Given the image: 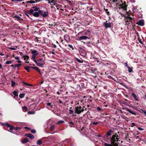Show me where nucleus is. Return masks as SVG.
<instances>
[{
    "instance_id": "69168bd1",
    "label": "nucleus",
    "mask_w": 146,
    "mask_h": 146,
    "mask_svg": "<svg viewBox=\"0 0 146 146\" xmlns=\"http://www.w3.org/2000/svg\"><path fill=\"white\" fill-rule=\"evenodd\" d=\"M59 103H60V104H62L63 103V102L62 101H61L60 100H59Z\"/></svg>"
},
{
    "instance_id": "5701e85b",
    "label": "nucleus",
    "mask_w": 146,
    "mask_h": 146,
    "mask_svg": "<svg viewBox=\"0 0 146 146\" xmlns=\"http://www.w3.org/2000/svg\"><path fill=\"white\" fill-rule=\"evenodd\" d=\"M76 60L78 62L80 63H82L83 62L82 59L81 58H80V59H79L77 58H76Z\"/></svg>"
},
{
    "instance_id": "2f4dec72",
    "label": "nucleus",
    "mask_w": 146,
    "mask_h": 146,
    "mask_svg": "<svg viewBox=\"0 0 146 146\" xmlns=\"http://www.w3.org/2000/svg\"><path fill=\"white\" fill-rule=\"evenodd\" d=\"M104 146H113L111 144H108L107 143H104Z\"/></svg>"
},
{
    "instance_id": "ea45409f",
    "label": "nucleus",
    "mask_w": 146,
    "mask_h": 146,
    "mask_svg": "<svg viewBox=\"0 0 146 146\" xmlns=\"http://www.w3.org/2000/svg\"><path fill=\"white\" fill-rule=\"evenodd\" d=\"M122 117L127 121H129V119L126 117Z\"/></svg>"
},
{
    "instance_id": "bf43d9fd",
    "label": "nucleus",
    "mask_w": 146,
    "mask_h": 146,
    "mask_svg": "<svg viewBox=\"0 0 146 146\" xmlns=\"http://www.w3.org/2000/svg\"><path fill=\"white\" fill-rule=\"evenodd\" d=\"M28 113L29 114H33L34 113H33V112H31V111H30V112H28Z\"/></svg>"
},
{
    "instance_id": "1a4fd4ad",
    "label": "nucleus",
    "mask_w": 146,
    "mask_h": 146,
    "mask_svg": "<svg viewBox=\"0 0 146 146\" xmlns=\"http://www.w3.org/2000/svg\"><path fill=\"white\" fill-rule=\"evenodd\" d=\"M107 21L104 22L103 25L106 28H110L111 27V24L110 23H108Z\"/></svg>"
},
{
    "instance_id": "3c124183",
    "label": "nucleus",
    "mask_w": 146,
    "mask_h": 146,
    "mask_svg": "<svg viewBox=\"0 0 146 146\" xmlns=\"http://www.w3.org/2000/svg\"><path fill=\"white\" fill-rule=\"evenodd\" d=\"M31 132L33 133H35L36 131L35 130L33 129L31 130Z\"/></svg>"
},
{
    "instance_id": "de8ad7c7",
    "label": "nucleus",
    "mask_w": 146,
    "mask_h": 146,
    "mask_svg": "<svg viewBox=\"0 0 146 146\" xmlns=\"http://www.w3.org/2000/svg\"><path fill=\"white\" fill-rule=\"evenodd\" d=\"M135 125V124L134 123H132L131 124V127H133Z\"/></svg>"
},
{
    "instance_id": "c03bdc74",
    "label": "nucleus",
    "mask_w": 146,
    "mask_h": 146,
    "mask_svg": "<svg viewBox=\"0 0 146 146\" xmlns=\"http://www.w3.org/2000/svg\"><path fill=\"white\" fill-rule=\"evenodd\" d=\"M21 65V63H19V64H18L17 65H15V67H19Z\"/></svg>"
},
{
    "instance_id": "a878e982",
    "label": "nucleus",
    "mask_w": 146,
    "mask_h": 146,
    "mask_svg": "<svg viewBox=\"0 0 146 146\" xmlns=\"http://www.w3.org/2000/svg\"><path fill=\"white\" fill-rule=\"evenodd\" d=\"M42 143V141L40 139L38 140L37 142V144L38 145H40Z\"/></svg>"
},
{
    "instance_id": "774afa93",
    "label": "nucleus",
    "mask_w": 146,
    "mask_h": 146,
    "mask_svg": "<svg viewBox=\"0 0 146 146\" xmlns=\"http://www.w3.org/2000/svg\"><path fill=\"white\" fill-rule=\"evenodd\" d=\"M44 82V81H41L40 82V84H42Z\"/></svg>"
},
{
    "instance_id": "37998d69",
    "label": "nucleus",
    "mask_w": 146,
    "mask_h": 146,
    "mask_svg": "<svg viewBox=\"0 0 146 146\" xmlns=\"http://www.w3.org/2000/svg\"><path fill=\"white\" fill-rule=\"evenodd\" d=\"M69 113L70 114H73L74 111L73 110H70V109L69 110Z\"/></svg>"
},
{
    "instance_id": "f3484780",
    "label": "nucleus",
    "mask_w": 146,
    "mask_h": 146,
    "mask_svg": "<svg viewBox=\"0 0 146 146\" xmlns=\"http://www.w3.org/2000/svg\"><path fill=\"white\" fill-rule=\"evenodd\" d=\"M31 68H33L36 70L37 72H38L40 74H41V73L40 72V69L36 67H31Z\"/></svg>"
},
{
    "instance_id": "4d7b16f0",
    "label": "nucleus",
    "mask_w": 146,
    "mask_h": 146,
    "mask_svg": "<svg viewBox=\"0 0 146 146\" xmlns=\"http://www.w3.org/2000/svg\"><path fill=\"white\" fill-rule=\"evenodd\" d=\"M69 123L71 125H74V123L72 121H70L69 122Z\"/></svg>"
},
{
    "instance_id": "052dcab7",
    "label": "nucleus",
    "mask_w": 146,
    "mask_h": 146,
    "mask_svg": "<svg viewBox=\"0 0 146 146\" xmlns=\"http://www.w3.org/2000/svg\"><path fill=\"white\" fill-rule=\"evenodd\" d=\"M12 1H20V0H11Z\"/></svg>"
},
{
    "instance_id": "f8f14e48",
    "label": "nucleus",
    "mask_w": 146,
    "mask_h": 146,
    "mask_svg": "<svg viewBox=\"0 0 146 146\" xmlns=\"http://www.w3.org/2000/svg\"><path fill=\"white\" fill-rule=\"evenodd\" d=\"M136 24L141 26H143L144 25V20H138L137 21Z\"/></svg>"
},
{
    "instance_id": "bb28decb",
    "label": "nucleus",
    "mask_w": 146,
    "mask_h": 146,
    "mask_svg": "<svg viewBox=\"0 0 146 146\" xmlns=\"http://www.w3.org/2000/svg\"><path fill=\"white\" fill-rule=\"evenodd\" d=\"M24 58V60L25 61H27V60L29 58V57L28 56H25Z\"/></svg>"
},
{
    "instance_id": "2eb2a0df",
    "label": "nucleus",
    "mask_w": 146,
    "mask_h": 146,
    "mask_svg": "<svg viewBox=\"0 0 146 146\" xmlns=\"http://www.w3.org/2000/svg\"><path fill=\"white\" fill-rule=\"evenodd\" d=\"M25 136L29 137L31 139H33L34 138V136L31 134H27L25 135Z\"/></svg>"
},
{
    "instance_id": "9d476101",
    "label": "nucleus",
    "mask_w": 146,
    "mask_h": 146,
    "mask_svg": "<svg viewBox=\"0 0 146 146\" xmlns=\"http://www.w3.org/2000/svg\"><path fill=\"white\" fill-rule=\"evenodd\" d=\"M88 38V37L86 36H81L79 37L77 39V40L79 41H81V40H86Z\"/></svg>"
},
{
    "instance_id": "b1692460",
    "label": "nucleus",
    "mask_w": 146,
    "mask_h": 146,
    "mask_svg": "<svg viewBox=\"0 0 146 146\" xmlns=\"http://www.w3.org/2000/svg\"><path fill=\"white\" fill-rule=\"evenodd\" d=\"M31 67L26 66L25 67L24 69L28 72L30 71L29 69L31 68Z\"/></svg>"
},
{
    "instance_id": "39448f33",
    "label": "nucleus",
    "mask_w": 146,
    "mask_h": 146,
    "mask_svg": "<svg viewBox=\"0 0 146 146\" xmlns=\"http://www.w3.org/2000/svg\"><path fill=\"white\" fill-rule=\"evenodd\" d=\"M39 13L40 15L42 16L44 18L47 17L48 14V10L46 9L45 11L39 10Z\"/></svg>"
},
{
    "instance_id": "a19ab883",
    "label": "nucleus",
    "mask_w": 146,
    "mask_h": 146,
    "mask_svg": "<svg viewBox=\"0 0 146 146\" xmlns=\"http://www.w3.org/2000/svg\"><path fill=\"white\" fill-rule=\"evenodd\" d=\"M15 84V82L13 81H11V86H14Z\"/></svg>"
},
{
    "instance_id": "9b49d317",
    "label": "nucleus",
    "mask_w": 146,
    "mask_h": 146,
    "mask_svg": "<svg viewBox=\"0 0 146 146\" xmlns=\"http://www.w3.org/2000/svg\"><path fill=\"white\" fill-rule=\"evenodd\" d=\"M90 31L89 30H85L83 32H80L78 33V35L81 33H83V34L86 36H89L90 35Z\"/></svg>"
},
{
    "instance_id": "e433bc0d",
    "label": "nucleus",
    "mask_w": 146,
    "mask_h": 146,
    "mask_svg": "<svg viewBox=\"0 0 146 146\" xmlns=\"http://www.w3.org/2000/svg\"><path fill=\"white\" fill-rule=\"evenodd\" d=\"M55 3V1L53 0H50V1H49L48 2V3L50 4L51 3Z\"/></svg>"
},
{
    "instance_id": "c756f323",
    "label": "nucleus",
    "mask_w": 146,
    "mask_h": 146,
    "mask_svg": "<svg viewBox=\"0 0 146 146\" xmlns=\"http://www.w3.org/2000/svg\"><path fill=\"white\" fill-rule=\"evenodd\" d=\"M22 109L23 111H26L27 110V107L24 106L22 107Z\"/></svg>"
},
{
    "instance_id": "393cba45",
    "label": "nucleus",
    "mask_w": 146,
    "mask_h": 146,
    "mask_svg": "<svg viewBox=\"0 0 146 146\" xmlns=\"http://www.w3.org/2000/svg\"><path fill=\"white\" fill-rule=\"evenodd\" d=\"M17 46H14L13 47H10L9 48V49H11L12 50H14L17 49Z\"/></svg>"
},
{
    "instance_id": "680f3d73",
    "label": "nucleus",
    "mask_w": 146,
    "mask_h": 146,
    "mask_svg": "<svg viewBox=\"0 0 146 146\" xmlns=\"http://www.w3.org/2000/svg\"><path fill=\"white\" fill-rule=\"evenodd\" d=\"M25 129H30V128L29 127H25Z\"/></svg>"
},
{
    "instance_id": "20e7f679",
    "label": "nucleus",
    "mask_w": 146,
    "mask_h": 146,
    "mask_svg": "<svg viewBox=\"0 0 146 146\" xmlns=\"http://www.w3.org/2000/svg\"><path fill=\"white\" fill-rule=\"evenodd\" d=\"M118 137V136L116 135H114L112 136L111 139V142L112 143H116L118 141L119 139Z\"/></svg>"
},
{
    "instance_id": "338daca9",
    "label": "nucleus",
    "mask_w": 146,
    "mask_h": 146,
    "mask_svg": "<svg viewBox=\"0 0 146 146\" xmlns=\"http://www.w3.org/2000/svg\"><path fill=\"white\" fill-rule=\"evenodd\" d=\"M0 55L1 56H3L4 55V54L2 53H0Z\"/></svg>"
},
{
    "instance_id": "e2e57ef3",
    "label": "nucleus",
    "mask_w": 146,
    "mask_h": 146,
    "mask_svg": "<svg viewBox=\"0 0 146 146\" xmlns=\"http://www.w3.org/2000/svg\"><path fill=\"white\" fill-rule=\"evenodd\" d=\"M53 47L54 48H56V45L54 44L53 45Z\"/></svg>"
},
{
    "instance_id": "4468645a",
    "label": "nucleus",
    "mask_w": 146,
    "mask_h": 146,
    "mask_svg": "<svg viewBox=\"0 0 146 146\" xmlns=\"http://www.w3.org/2000/svg\"><path fill=\"white\" fill-rule=\"evenodd\" d=\"M123 109H125L126 111L129 112V113H131V114L133 115H135V113L134 112L132 111L130 109L128 108H123Z\"/></svg>"
},
{
    "instance_id": "423d86ee",
    "label": "nucleus",
    "mask_w": 146,
    "mask_h": 146,
    "mask_svg": "<svg viewBox=\"0 0 146 146\" xmlns=\"http://www.w3.org/2000/svg\"><path fill=\"white\" fill-rule=\"evenodd\" d=\"M45 62L42 59L40 58L37 60V65L38 66L42 67L43 64H44Z\"/></svg>"
},
{
    "instance_id": "f257e3e1",
    "label": "nucleus",
    "mask_w": 146,
    "mask_h": 146,
    "mask_svg": "<svg viewBox=\"0 0 146 146\" xmlns=\"http://www.w3.org/2000/svg\"><path fill=\"white\" fill-rule=\"evenodd\" d=\"M110 2L113 4H115L116 6L119 8L122 9L124 13L127 12V5H125V2H124L123 4L122 0H109Z\"/></svg>"
},
{
    "instance_id": "ddd939ff",
    "label": "nucleus",
    "mask_w": 146,
    "mask_h": 146,
    "mask_svg": "<svg viewBox=\"0 0 146 146\" xmlns=\"http://www.w3.org/2000/svg\"><path fill=\"white\" fill-rule=\"evenodd\" d=\"M64 39L67 42L70 41V38L69 36L67 35H66L64 36Z\"/></svg>"
},
{
    "instance_id": "cd10ccee",
    "label": "nucleus",
    "mask_w": 146,
    "mask_h": 146,
    "mask_svg": "<svg viewBox=\"0 0 146 146\" xmlns=\"http://www.w3.org/2000/svg\"><path fill=\"white\" fill-rule=\"evenodd\" d=\"M137 10V7H134L132 8V11L133 12H135Z\"/></svg>"
},
{
    "instance_id": "aec40b11",
    "label": "nucleus",
    "mask_w": 146,
    "mask_h": 146,
    "mask_svg": "<svg viewBox=\"0 0 146 146\" xmlns=\"http://www.w3.org/2000/svg\"><path fill=\"white\" fill-rule=\"evenodd\" d=\"M31 53L33 54V55L36 56L38 53L37 52L36 50H33L31 51Z\"/></svg>"
},
{
    "instance_id": "13d9d810",
    "label": "nucleus",
    "mask_w": 146,
    "mask_h": 146,
    "mask_svg": "<svg viewBox=\"0 0 146 146\" xmlns=\"http://www.w3.org/2000/svg\"><path fill=\"white\" fill-rule=\"evenodd\" d=\"M125 66H126V67L128 68V67H129V66L128 65V64H127V63H125Z\"/></svg>"
},
{
    "instance_id": "8fccbe9b",
    "label": "nucleus",
    "mask_w": 146,
    "mask_h": 146,
    "mask_svg": "<svg viewBox=\"0 0 146 146\" xmlns=\"http://www.w3.org/2000/svg\"><path fill=\"white\" fill-rule=\"evenodd\" d=\"M15 129L17 131H19L21 129V128L20 127H16Z\"/></svg>"
},
{
    "instance_id": "49530a36",
    "label": "nucleus",
    "mask_w": 146,
    "mask_h": 146,
    "mask_svg": "<svg viewBox=\"0 0 146 146\" xmlns=\"http://www.w3.org/2000/svg\"><path fill=\"white\" fill-rule=\"evenodd\" d=\"M14 17L19 19H20V17L18 15H15L14 16Z\"/></svg>"
},
{
    "instance_id": "473e14b6",
    "label": "nucleus",
    "mask_w": 146,
    "mask_h": 146,
    "mask_svg": "<svg viewBox=\"0 0 146 146\" xmlns=\"http://www.w3.org/2000/svg\"><path fill=\"white\" fill-rule=\"evenodd\" d=\"M104 11H106L107 15H109L110 14V13L109 11H108V9H104Z\"/></svg>"
},
{
    "instance_id": "a211bd4d",
    "label": "nucleus",
    "mask_w": 146,
    "mask_h": 146,
    "mask_svg": "<svg viewBox=\"0 0 146 146\" xmlns=\"http://www.w3.org/2000/svg\"><path fill=\"white\" fill-rule=\"evenodd\" d=\"M29 141V139L27 138H25L21 141L22 143H25Z\"/></svg>"
},
{
    "instance_id": "7c9ffc66",
    "label": "nucleus",
    "mask_w": 146,
    "mask_h": 146,
    "mask_svg": "<svg viewBox=\"0 0 146 146\" xmlns=\"http://www.w3.org/2000/svg\"><path fill=\"white\" fill-rule=\"evenodd\" d=\"M25 94H21L19 95V97L21 98H22L24 97Z\"/></svg>"
},
{
    "instance_id": "6e6552de",
    "label": "nucleus",
    "mask_w": 146,
    "mask_h": 146,
    "mask_svg": "<svg viewBox=\"0 0 146 146\" xmlns=\"http://www.w3.org/2000/svg\"><path fill=\"white\" fill-rule=\"evenodd\" d=\"M132 20V18L131 17H127L125 19V25H129V23L131 22Z\"/></svg>"
},
{
    "instance_id": "4c0bfd02",
    "label": "nucleus",
    "mask_w": 146,
    "mask_h": 146,
    "mask_svg": "<svg viewBox=\"0 0 146 146\" xmlns=\"http://www.w3.org/2000/svg\"><path fill=\"white\" fill-rule=\"evenodd\" d=\"M46 105L47 106H50V108H52V106L51 105V104L50 103H48L46 104Z\"/></svg>"
},
{
    "instance_id": "c85d7f7f",
    "label": "nucleus",
    "mask_w": 146,
    "mask_h": 146,
    "mask_svg": "<svg viewBox=\"0 0 146 146\" xmlns=\"http://www.w3.org/2000/svg\"><path fill=\"white\" fill-rule=\"evenodd\" d=\"M23 84L24 85H25L26 86H32V85L31 84H28L27 83L24 82V81H23Z\"/></svg>"
},
{
    "instance_id": "09e8293b",
    "label": "nucleus",
    "mask_w": 146,
    "mask_h": 146,
    "mask_svg": "<svg viewBox=\"0 0 146 146\" xmlns=\"http://www.w3.org/2000/svg\"><path fill=\"white\" fill-rule=\"evenodd\" d=\"M97 110L98 111H100L101 110V109L100 107H98L97 108Z\"/></svg>"
},
{
    "instance_id": "412c9836",
    "label": "nucleus",
    "mask_w": 146,
    "mask_h": 146,
    "mask_svg": "<svg viewBox=\"0 0 146 146\" xmlns=\"http://www.w3.org/2000/svg\"><path fill=\"white\" fill-rule=\"evenodd\" d=\"M36 1H37V0H35V1L30 0V1H27V3H31V4L34 3H37L36 2Z\"/></svg>"
},
{
    "instance_id": "864d4df0",
    "label": "nucleus",
    "mask_w": 146,
    "mask_h": 146,
    "mask_svg": "<svg viewBox=\"0 0 146 146\" xmlns=\"http://www.w3.org/2000/svg\"><path fill=\"white\" fill-rule=\"evenodd\" d=\"M36 56L32 55V57L33 59H35Z\"/></svg>"
},
{
    "instance_id": "72a5a7b5",
    "label": "nucleus",
    "mask_w": 146,
    "mask_h": 146,
    "mask_svg": "<svg viewBox=\"0 0 146 146\" xmlns=\"http://www.w3.org/2000/svg\"><path fill=\"white\" fill-rule=\"evenodd\" d=\"M13 94L15 96H18V93L16 91H14L13 92Z\"/></svg>"
},
{
    "instance_id": "6e6d98bb",
    "label": "nucleus",
    "mask_w": 146,
    "mask_h": 146,
    "mask_svg": "<svg viewBox=\"0 0 146 146\" xmlns=\"http://www.w3.org/2000/svg\"><path fill=\"white\" fill-rule=\"evenodd\" d=\"M68 46L70 48H73V46H72L70 45V44H68Z\"/></svg>"
},
{
    "instance_id": "f03ea898",
    "label": "nucleus",
    "mask_w": 146,
    "mask_h": 146,
    "mask_svg": "<svg viewBox=\"0 0 146 146\" xmlns=\"http://www.w3.org/2000/svg\"><path fill=\"white\" fill-rule=\"evenodd\" d=\"M39 8L36 7H33V8L29 11V14L33 15V16L35 17H38L40 15L39 13Z\"/></svg>"
},
{
    "instance_id": "4be33fe9",
    "label": "nucleus",
    "mask_w": 146,
    "mask_h": 146,
    "mask_svg": "<svg viewBox=\"0 0 146 146\" xmlns=\"http://www.w3.org/2000/svg\"><path fill=\"white\" fill-rule=\"evenodd\" d=\"M112 131L111 130H109L107 133V137H108L109 136H110L111 134V133L112 132Z\"/></svg>"
},
{
    "instance_id": "0eeeda50",
    "label": "nucleus",
    "mask_w": 146,
    "mask_h": 146,
    "mask_svg": "<svg viewBox=\"0 0 146 146\" xmlns=\"http://www.w3.org/2000/svg\"><path fill=\"white\" fill-rule=\"evenodd\" d=\"M5 125L7 126L8 127H9V129L11 131H10L9 130L8 131L12 133H14L13 131H12L15 128V127L13 125H10L8 122H6L5 123Z\"/></svg>"
},
{
    "instance_id": "dca6fc26",
    "label": "nucleus",
    "mask_w": 146,
    "mask_h": 146,
    "mask_svg": "<svg viewBox=\"0 0 146 146\" xmlns=\"http://www.w3.org/2000/svg\"><path fill=\"white\" fill-rule=\"evenodd\" d=\"M131 95L133 97L135 100L137 101H138L139 100V99L137 98V96L136 95L135 93H132L131 94Z\"/></svg>"
},
{
    "instance_id": "603ef678",
    "label": "nucleus",
    "mask_w": 146,
    "mask_h": 146,
    "mask_svg": "<svg viewBox=\"0 0 146 146\" xmlns=\"http://www.w3.org/2000/svg\"><path fill=\"white\" fill-rule=\"evenodd\" d=\"M98 123V122H94L92 123V124L94 125H97Z\"/></svg>"
},
{
    "instance_id": "6ab92c4d",
    "label": "nucleus",
    "mask_w": 146,
    "mask_h": 146,
    "mask_svg": "<svg viewBox=\"0 0 146 146\" xmlns=\"http://www.w3.org/2000/svg\"><path fill=\"white\" fill-rule=\"evenodd\" d=\"M15 60H17V62L19 63H20L21 62V61L20 59V58L18 56H16L15 57Z\"/></svg>"
},
{
    "instance_id": "c9c22d12",
    "label": "nucleus",
    "mask_w": 146,
    "mask_h": 146,
    "mask_svg": "<svg viewBox=\"0 0 146 146\" xmlns=\"http://www.w3.org/2000/svg\"><path fill=\"white\" fill-rule=\"evenodd\" d=\"M19 54L23 58L25 57V55L23 54V53L21 52H19Z\"/></svg>"
},
{
    "instance_id": "58836bf2",
    "label": "nucleus",
    "mask_w": 146,
    "mask_h": 146,
    "mask_svg": "<svg viewBox=\"0 0 146 146\" xmlns=\"http://www.w3.org/2000/svg\"><path fill=\"white\" fill-rule=\"evenodd\" d=\"M64 123V121L62 120H60L57 122V124H61Z\"/></svg>"
},
{
    "instance_id": "f704fd0d",
    "label": "nucleus",
    "mask_w": 146,
    "mask_h": 146,
    "mask_svg": "<svg viewBox=\"0 0 146 146\" xmlns=\"http://www.w3.org/2000/svg\"><path fill=\"white\" fill-rule=\"evenodd\" d=\"M55 127L54 125H51L50 127V129L51 131H52L54 129Z\"/></svg>"
},
{
    "instance_id": "a18cd8bd",
    "label": "nucleus",
    "mask_w": 146,
    "mask_h": 146,
    "mask_svg": "<svg viewBox=\"0 0 146 146\" xmlns=\"http://www.w3.org/2000/svg\"><path fill=\"white\" fill-rule=\"evenodd\" d=\"M128 71L129 72H132V70L131 68L129 66L128 67Z\"/></svg>"
},
{
    "instance_id": "0e129e2a",
    "label": "nucleus",
    "mask_w": 146,
    "mask_h": 146,
    "mask_svg": "<svg viewBox=\"0 0 146 146\" xmlns=\"http://www.w3.org/2000/svg\"><path fill=\"white\" fill-rule=\"evenodd\" d=\"M34 61L36 63V64H37V61L35 60V59L34 60Z\"/></svg>"
},
{
    "instance_id": "7ed1b4c3",
    "label": "nucleus",
    "mask_w": 146,
    "mask_h": 146,
    "mask_svg": "<svg viewBox=\"0 0 146 146\" xmlns=\"http://www.w3.org/2000/svg\"><path fill=\"white\" fill-rule=\"evenodd\" d=\"M84 106H76L75 109V113L78 114H80L84 111Z\"/></svg>"
},
{
    "instance_id": "5fc2aeb1",
    "label": "nucleus",
    "mask_w": 146,
    "mask_h": 146,
    "mask_svg": "<svg viewBox=\"0 0 146 146\" xmlns=\"http://www.w3.org/2000/svg\"><path fill=\"white\" fill-rule=\"evenodd\" d=\"M138 129L140 131H141V130H143V129L141 128V127H138Z\"/></svg>"
},
{
    "instance_id": "79ce46f5",
    "label": "nucleus",
    "mask_w": 146,
    "mask_h": 146,
    "mask_svg": "<svg viewBox=\"0 0 146 146\" xmlns=\"http://www.w3.org/2000/svg\"><path fill=\"white\" fill-rule=\"evenodd\" d=\"M12 62L11 61H7L5 63L7 64H11Z\"/></svg>"
}]
</instances>
